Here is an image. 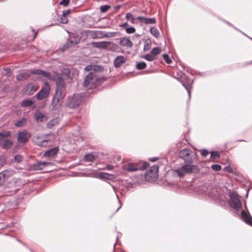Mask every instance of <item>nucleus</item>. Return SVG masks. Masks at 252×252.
Segmentation results:
<instances>
[{
    "label": "nucleus",
    "mask_w": 252,
    "mask_h": 252,
    "mask_svg": "<svg viewBox=\"0 0 252 252\" xmlns=\"http://www.w3.org/2000/svg\"><path fill=\"white\" fill-rule=\"evenodd\" d=\"M40 164L42 165L44 167L45 166H47L51 164V163L49 162L41 161V162H40Z\"/></svg>",
    "instance_id": "nucleus-52"
},
{
    "label": "nucleus",
    "mask_w": 252,
    "mask_h": 252,
    "mask_svg": "<svg viewBox=\"0 0 252 252\" xmlns=\"http://www.w3.org/2000/svg\"><path fill=\"white\" fill-rule=\"evenodd\" d=\"M116 196H117V198H118V199L119 203V204H120V206H119V207L118 208V209L117 210V211H118V210H119L121 208V207H122V204H121V203L120 200H119V198L117 194H116Z\"/></svg>",
    "instance_id": "nucleus-58"
},
{
    "label": "nucleus",
    "mask_w": 252,
    "mask_h": 252,
    "mask_svg": "<svg viewBox=\"0 0 252 252\" xmlns=\"http://www.w3.org/2000/svg\"><path fill=\"white\" fill-rule=\"evenodd\" d=\"M9 70H10V69L9 68H7V71H8Z\"/></svg>",
    "instance_id": "nucleus-62"
},
{
    "label": "nucleus",
    "mask_w": 252,
    "mask_h": 252,
    "mask_svg": "<svg viewBox=\"0 0 252 252\" xmlns=\"http://www.w3.org/2000/svg\"><path fill=\"white\" fill-rule=\"evenodd\" d=\"M106 168L108 170H112L113 169V166L111 165H106Z\"/></svg>",
    "instance_id": "nucleus-56"
},
{
    "label": "nucleus",
    "mask_w": 252,
    "mask_h": 252,
    "mask_svg": "<svg viewBox=\"0 0 252 252\" xmlns=\"http://www.w3.org/2000/svg\"><path fill=\"white\" fill-rule=\"evenodd\" d=\"M59 119L58 118L53 119L50 120L47 124V127L48 128H52L53 127L57 126L59 123Z\"/></svg>",
    "instance_id": "nucleus-24"
},
{
    "label": "nucleus",
    "mask_w": 252,
    "mask_h": 252,
    "mask_svg": "<svg viewBox=\"0 0 252 252\" xmlns=\"http://www.w3.org/2000/svg\"><path fill=\"white\" fill-rule=\"evenodd\" d=\"M33 168L36 170H39L43 169L44 167L42 165L40 164V162H38L34 165Z\"/></svg>",
    "instance_id": "nucleus-44"
},
{
    "label": "nucleus",
    "mask_w": 252,
    "mask_h": 252,
    "mask_svg": "<svg viewBox=\"0 0 252 252\" xmlns=\"http://www.w3.org/2000/svg\"><path fill=\"white\" fill-rule=\"evenodd\" d=\"M211 168L213 170L216 171H219L221 169V166L219 164H213L211 166Z\"/></svg>",
    "instance_id": "nucleus-43"
},
{
    "label": "nucleus",
    "mask_w": 252,
    "mask_h": 252,
    "mask_svg": "<svg viewBox=\"0 0 252 252\" xmlns=\"http://www.w3.org/2000/svg\"><path fill=\"white\" fill-rule=\"evenodd\" d=\"M62 102L60 100H59L53 97L52 100V108L53 110H57L61 106Z\"/></svg>",
    "instance_id": "nucleus-23"
},
{
    "label": "nucleus",
    "mask_w": 252,
    "mask_h": 252,
    "mask_svg": "<svg viewBox=\"0 0 252 252\" xmlns=\"http://www.w3.org/2000/svg\"><path fill=\"white\" fill-rule=\"evenodd\" d=\"M6 161V158L4 157H0V166H3Z\"/></svg>",
    "instance_id": "nucleus-49"
},
{
    "label": "nucleus",
    "mask_w": 252,
    "mask_h": 252,
    "mask_svg": "<svg viewBox=\"0 0 252 252\" xmlns=\"http://www.w3.org/2000/svg\"><path fill=\"white\" fill-rule=\"evenodd\" d=\"M82 101L81 96L79 94H74L69 96L66 101V105L71 108H76L79 105Z\"/></svg>",
    "instance_id": "nucleus-6"
},
{
    "label": "nucleus",
    "mask_w": 252,
    "mask_h": 252,
    "mask_svg": "<svg viewBox=\"0 0 252 252\" xmlns=\"http://www.w3.org/2000/svg\"><path fill=\"white\" fill-rule=\"evenodd\" d=\"M68 43H69V44H70V43H72V41H70V40H68L67 42V45L68 44Z\"/></svg>",
    "instance_id": "nucleus-60"
},
{
    "label": "nucleus",
    "mask_w": 252,
    "mask_h": 252,
    "mask_svg": "<svg viewBox=\"0 0 252 252\" xmlns=\"http://www.w3.org/2000/svg\"><path fill=\"white\" fill-rule=\"evenodd\" d=\"M243 34H245L246 36H247V37H249V36H247V35H246V34H245V33H243Z\"/></svg>",
    "instance_id": "nucleus-63"
},
{
    "label": "nucleus",
    "mask_w": 252,
    "mask_h": 252,
    "mask_svg": "<svg viewBox=\"0 0 252 252\" xmlns=\"http://www.w3.org/2000/svg\"><path fill=\"white\" fill-rule=\"evenodd\" d=\"M31 137V133L27 130L20 131L18 133V140L21 143H26Z\"/></svg>",
    "instance_id": "nucleus-10"
},
{
    "label": "nucleus",
    "mask_w": 252,
    "mask_h": 252,
    "mask_svg": "<svg viewBox=\"0 0 252 252\" xmlns=\"http://www.w3.org/2000/svg\"><path fill=\"white\" fill-rule=\"evenodd\" d=\"M118 32H105L104 33V36L107 37H112L116 35Z\"/></svg>",
    "instance_id": "nucleus-39"
},
{
    "label": "nucleus",
    "mask_w": 252,
    "mask_h": 252,
    "mask_svg": "<svg viewBox=\"0 0 252 252\" xmlns=\"http://www.w3.org/2000/svg\"><path fill=\"white\" fill-rule=\"evenodd\" d=\"M59 147H55L45 152L43 156L49 158H54L59 151Z\"/></svg>",
    "instance_id": "nucleus-14"
},
{
    "label": "nucleus",
    "mask_w": 252,
    "mask_h": 252,
    "mask_svg": "<svg viewBox=\"0 0 252 252\" xmlns=\"http://www.w3.org/2000/svg\"><path fill=\"white\" fill-rule=\"evenodd\" d=\"M36 34H37V32H35V33H34V37H33V40L35 38V36H36Z\"/></svg>",
    "instance_id": "nucleus-61"
},
{
    "label": "nucleus",
    "mask_w": 252,
    "mask_h": 252,
    "mask_svg": "<svg viewBox=\"0 0 252 252\" xmlns=\"http://www.w3.org/2000/svg\"><path fill=\"white\" fill-rule=\"evenodd\" d=\"M60 22L63 24H66L68 22V20L65 16L62 15L60 17Z\"/></svg>",
    "instance_id": "nucleus-45"
},
{
    "label": "nucleus",
    "mask_w": 252,
    "mask_h": 252,
    "mask_svg": "<svg viewBox=\"0 0 252 252\" xmlns=\"http://www.w3.org/2000/svg\"><path fill=\"white\" fill-rule=\"evenodd\" d=\"M126 19L127 20H130L131 23L132 24H134L135 22V18L134 16L131 13L128 12L126 14Z\"/></svg>",
    "instance_id": "nucleus-30"
},
{
    "label": "nucleus",
    "mask_w": 252,
    "mask_h": 252,
    "mask_svg": "<svg viewBox=\"0 0 252 252\" xmlns=\"http://www.w3.org/2000/svg\"><path fill=\"white\" fill-rule=\"evenodd\" d=\"M33 103L32 100L30 99H25L21 102V105L23 107H28L31 106Z\"/></svg>",
    "instance_id": "nucleus-33"
},
{
    "label": "nucleus",
    "mask_w": 252,
    "mask_h": 252,
    "mask_svg": "<svg viewBox=\"0 0 252 252\" xmlns=\"http://www.w3.org/2000/svg\"><path fill=\"white\" fill-rule=\"evenodd\" d=\"M57 75L58 74L54 71L49 72L45 71L43 76L50 81H55Z\"/></svg>",
    "instance_id": "nucleus-21"
},
{
    "label": "nucleus",
    "mask_w": 252,
    "mask_h": 252,
    "mask_svg": "<svg viewBox=\"0 0 252 252\" xmlns=\"http://www.w3.org/2000/svg\"><path fill=\"white\" fill-rule=\"evenodd\" d=\"M158 159V158H149L150 161L155 162Z\"/></svg>",
    "instance_id": "nucleus-57"
},
{
    "label": "nucleus",
    "mask_w": 252,
    "mask_h": 252,
    "mask_svg": "<svg viewBox=\"0 0 252 252\" xmlns=\"http://www.w3.org/2000/svg\"><path fill=\"white\" fill-rule=\"evenodd\" d=\"M64 90H61V91H60L56 89L55 94L53 97H56V99L63 102L64 97L65 96V93L64 92Z\"/></svg>",
    "instance_id": "nucleus-19"
},
{
    "label": "nucleus",
    "mask_w": 252,
    "mask_h": 252,
    "mask_svg": "<svg viewBox=\"0 0 252 252\" xmlns=\"http://www.w3.org/2000/svg\"><path fill=\"white\" fill-rule=\"evenodd\" d=\"M245 205L246 211H242L240 216L241 219L247 224L252 226V217L248 211L246 204Z\"/></svg>",
    "instance_id": "nucleus-11"
},
{
    "label": "nucleus",
    "mask_w": 252,
    "mask_h": 252,
    "mask_svg": "<svg viewBox=\"0 0 252 252\" xmlns=\"http://www.w3.org/2000/svg\"><path fill=\"white\" fill-rule=\"evenodd\" d=\"M10 176V172L8 170H4L0 173V186L2 185L5 180Z\"/></svg>",
    "instance_id": "nucleus-20"
},
{
    "label": "nucleus",
    "mask_w": 252,
    "mask_h": 252,
    "mask_svg": "<svg viewBox=\"0 0 252 252\" xmlns=\"http://www.w3.org/2000/svg\"><path fill=\"white\" fill-rule=\"evenodd\" d=\"M182 166L183 168V169L185 170L186 174L193 172L194 169L196 168V166L189 163H186L185 165Z\"/></svg>",
    "instance_id": "nucleus-17"
},
{
    "label": "nucleus",
    "mask_w": 252,
    "mask_h": 252,
    "mask_svg": "<svg viewBox=\"0 0 252 252\" xmlns=\"http://www.w3.org/2000/svg\"><path fill=\"white\" fill-rule=\"evenodd\" d=\"M37 139L39 140L35 142V143L38 146L40 147H45L47 146V144L48 142V140H46L45 139L42 137H41V138H40L39 137H37Z\"/></svg>",
    "instance_id": "nucleus-26"
},
{
    "label": "nucleus",
    "mask_w": 252,
    "mask_h": 252,
    "mask_svg": "<svg viewBox=\"0 0 252 252\" xmlns=\"http://www.w3.org/2000/svg\"><path fill=\"white\" fill-rule=\"evenodd\" d=\"M178 80L180 81L185 87L189 94V98H190L191 95V85L192 83V81L189 79L186 75H184L181 78H178Z\"/></svg>",
    "instance_id": "nucleus-9"
},
{
    "label": "nucleus",
    "mask_w": 252,
    "mask_h": 252,
    "mask_svg": "<svg viewBox=\"0 0 252 252\" xmlns=\"http://www.w3.org/2000/svg\"><path fill=\"white\" fill-rule=\"evenodd\" d=\"M136 30L133 27L126 28V32L128 34L133 33L135 32Z\"/></svg>",
    "instance_id": "nucleus-40"
},
{
    "label": "nucleus",
    "mask_w": 252,
    "mask_h": 252,
    "mask_svg": "<svg viewBox=\"0 0 252 252\" xmlns=\"http://www.w3.org/2000/svg\"><path fill=\"white\" fill-rule=\"evenodd\" d=\"M160 52V49L158 47H155L152 49L151 53L155 57L157 55H158Z\"/></svg>",
    "instance_id": "nucleus-37"
},
{
    "label": "nucleus",
    "mask_w": 252,
    "mask_h": 252,
    "mask_svg": "<svg viewBox=\"0 0 252 252\" xmlns=\"http://www.w3.org/2000/svg\"><path fill=\"white\" fill-rule=\"evenodd\" d=\"M249 38L250 39H251V40H252V38H251L250 37H249Z\"/></svg>",
    "instance_id": "nucleus-64"
},
{
    "label": "nucleus",
    "mask_w": 252,
    "mask_h": 252,
    "mask_svg": "<svg viewBox=\"0 0 252 252\" xmlns=\"http://www.w3.org/2000/svg\"><path fill=\"white\" fill-rule=\"evenodd\" d=\"M211 157L213 158H219L220 155L217 152H212L211 153Z\"/></svg>",
    "instance_id": "nucleus-46"
},
{
    "label": "nucleus",
    "mask_w": 252,
    "mask_h": 252,
    "mask_svg": "<svg viewBox=\"0 0 252 252\" xmlns=\"http://www.w3.org/2000/svg\"><path fill=\"white\" fill-rule=\"evenodd\" d=\"M92 45L94 46V47H96V48H101L102 47V43L99 42H92Z\"/></svg>",
    "instance_id": "nucleus-47"
},
{
    "label": "nucleus",
    "mask_w": 252,
    "mask_h": 252,
    "mask_svg": "<svg viewBox=\"0 0 252 252\" xmlns=\"http://www.w3.org/2000/svg\"><path fill=\"white\" fill-rule=\"evenodd\" d=\"M128 25V23L127 22H125L122 24L120 25V27L122 28H126V27Z\"/></svg>",
    "instance_id": "nucleus-55"
},
{
    "label": "nucleus",
    "mask_w": 252,
    "mask_h": 252,
    "mask_svg": "<svg viewBox=\"0 0 252 252\" xmlns=\"http://www.w3.org/2000/svg\"><path fill=\"white\" fill-rule=\"evenodd\" d=\"M151 48V42L150 40H146L144 42L143 50L144 51L149 50Z\"/></svg>",
    "instance_id": "nucleus-34"
},
{
    "label": "nucleus",
    "mask_w": 252,
    "mask_h": 252,
    "mask_svg": "<svg viewBox=\"0 0 252 252\" xmlns=\"http://www.w3.org/2000/svg\"><path fill=\"white\" fill-rule=\"evenodd\" d=\"M141 57L143 59H145L148 61H150V62L153 61L155 59V57L154 56V55H152L151 54H148L143 55V56H141Z\"/></svg>",
    "instance_id": "nucleus-35"
},
{
    "label": "nucleus",
    "mask_w": 252,
    "mask_h": 252,
    "mask_svg": "<svg viewBox=\"0 0 252 252\" xmlns=\"http://www.w3.org/2000/svg\"><path fill=\"white\" fill-rule=\"evenodd\" d=\"M84 69L87 71L93 70L95 72V71H101L102 69V68L100 66L97 65H89L86 66Z\"/></svg>",
    "instance_id": "nucleus-22"
},
{
    "label": "nucleus",
    "mask_w": 252,
    "mask_h": 252,
    "mask_svg": "<svg viewBox=\"0 0 252 252\" xmlns=\"http://www.w3.org/2000/svg\"><path fill=\"white\" fill-rule=\"evenodd\" d=\"M26 122V119L25 118H23L21 119L20 120L17 121L15 123V126L17 127H22L24 126V125L25 124Z\"/></svg>",
    "instance_id": "nucleus-32"
},
{
    "label": "nucleus",
    "mask_w": 252,
    "mask_h": 252,
    "mask_svg": "<svg viewBox=\"0 0 252 252\" xmlns=\"http://www.w3.org/2000/svg\"><path fill=\"white\" fill-rule=\"evenodd\" d=\"M208 151L205 149L202 150V151L201 152V156L204 157H206L208 155Z\"/></svg>",
    "instance_id": "nucleus-51"
},
{
    "label": "nucleus",
    "mask_w": 252,
    "mask_h": 252,
    "mask_svg": "<svg viewBox=\"0 0 252 252\" xmlns=\"http://www.w3.org/2000/svg\"><path fill=\"white\" fill-rule=\"evenodd\" d=\"M70 10H63V11L62 15L66 17V16H67L70 13Z\"/></svg>",
    "instance_id": "nucleus-54"
},
{
    "label": "nucleus",
    "mask_w": 252,
    "mask_h": 252,
    "mask_svg": "<svg viewBox=\"0 0 252 252\" xmlns=\"http://www.w3.org/2000/svg\"><path fill=\"white\" fill-rule=\"evenodd\" d=\"M147 64L144 62H137L136 64V68L139 70L143 69L146 68Z\"/></svg>",
    "instance_id": "nucleus-29"
},
{
    "label": "nucleus",
    "mask_w": 252,
    "mask_h": 252,
    "mask_svg": "<svg viewBox=\"0 0 252 252\" xmlns=\"http://www.w3.org/2000/svg\"><path fill=\"white\" fill-rule=\"evenodd\" d=\"M121 6L120 5H119L115 6V8L116 10H118L121 8Z\"/></svg>",
    "instance_id": "nucleus-59"
},
{
    "label": "nucleus",
    "mask_w": 252,
    "mask_h": 252,
    "mask_svg": "<svg viewBox=\"0 0 252 252\" xmlns=\"http://www.w3.org/2000/svg\"><path fill=\"white\" fill-rule=\"evenodd\" d=\"M56 81V89L61 91V90H64L65 85L63 78L60 75H57Z\"/></svg>",
    "instance_id": "nucleus-12"
},
{
    "label": "nucleus",
    "mask_w": 252,
    "mask_h": 252,
    "mask_svg": "<svg viewBox=\"0 0 252 252\" xmlns=\"http://www.w3.org/2000/svg\"><path fill=\"white\" fill-rule=\"evenodd\" d=\"M150 32L152 35L156 38H158L159 35V32L158 30L155 27L150 28Z\"/></svg>",
    "instance_id": "nucleus-28"
},
{
    "label": "nucleus",
    "mask_w": 252,
    "mask_h": 252,
    "mask_svg": "<svg viewBox=\"0 0 252 252\" xmlns=\"http://www.w3.org/2000/svg\"><path fill=\"white\" fill-rule=\"evenodd\" d=\"M162 57L164 59V60L165 61V62L167 63H171L172 62V61L169 58V56L166 54H164L162 55Z\"/></svg>",
    "instance_id": "nucleus-41"
},
{
    "label": "nucleus",
    "mask_w": 252,
    "mask_h": 252,
    "mask_svg": "<svg viewBox=\"0 0 252 252\" xmlns=\"http://www.w3.org/2000/svg\"><path fill=\"white\" fill-rule=\"evenodd\" d=\"M69 0H62L60 2V4L66 6L69 4Z\"/></svg>",
    "instance_id": "nucleus-48"
},
{
    "label": "nucleus",
    "mask_w": 252,
    "mask_h": 252,
    "mask_svg": "<svg viewBox=\"0 0 252 252\" xmlns=\"http://www.w3.org/2000/svg\"><path fill=\"white\" fill-rule=\"evenodd\" d=\"M229 205L236 211H238L242 207L241 202L236 192H229Z\"/></svg>",
    "instance_id": "nucleus-3"
},
{
    "label": "nucleus",
    "mask_w": 252,
    "mask_h": 252,
    "mask_svg": "<svg viewBox=\"0 0 252 252\" xmlns=\"http://www.w3.org/2000/svg\"><path fill=\"white\" fill-rule=\"evenodd\" d=\"M14 159L16 161L19 162L22 160V157L21 155H16L15 156Z\"/></svg>",
    "instance_id": "nucleus-50"
},
{
    "label": "nucleus",
    "mask_w": 252,
    "mask_h": 252,
    "mask_svg": "<svg viewBox=\"0 0 252 252\" xmlns=\"http://www.w3.org/2000/svg\"><path fill=\"white\" fill-rule=\"evenodd\" d=\"M30 76V74L29 72L26 71H24L20 73L19 74L17 75L16 78L19 81H22L26 80Z\"/></svg>",
    "instance_id": "nucleus-25"
},
{
    "label": "nucleus",
    "mask_w": 252,
    "mask_h": 252,
    "mask_svg": "<svg viewBox=\"0 0 252 252\" xmlns=\"http://www.w3.org/2000/svg\"><path fill=\"white\" fill-rule=\"evenodd\" d=\"M174 172L177 175V176L180 178L184 177L186 173L185 172V170L183 169L182 166L178 169H176L174 170Z\"/></svg>",
    "instance_id": "nucleus-27"
},
{
    "label": "nucleus",
    "mask_w": 252,
    "mask_h": 252,
    "mask_svg": "<svg viewBox=\"0 0 252 252\" xmlns=\"http://www.w3.org/2000/svg\"><path fill=\"white\" fill-rule=\"evenodd\" d=\"M111 6L108 5H103L100 6V11L102 13H105L107 12L110 8Z\"/></svg>",
    "instance_id": "nucleus-38"
},
{
    "label": "nucleus",
    "mask_w": 252,
    "mask_h": 252,
    "mask_svg": "<svg viewBox=\"0 0 252 252\" xmlns=\"http://www.w3.org/2000/svg\"><path fill=\"white\" fill-rule=\"evenodd\" d=\"M126 61V58L123 56H118L114 61V64L116 67H120Z\"/></svg>",
    "instance_id": "nucleus-18"
},
{
    "label": "nucleus",
    "mask_w": 252,
    "mask_h": 252,
    "mask_svg": "<svg viewBox=\"0 0 252 252\" xmlns=\"http://www.w3.org/2000/svg\"><path fill=\"white\" fill-rule=\"evenodd\" d=\"M95 72H91L85 78L84 86L87 89L95 88L99 81V79L96 77Z\"/></svg>",
    "instance_id": "nucleus-1"
},
{
    "label": "nucleus",
    "mask_w": 252,
    "mask_h": 252,
    "mask_svg": "<svg viewBox=\"0 0 252 252\" xmlns=\"http://www.w3.org/2000/svg\"><path fill=\"white\" fill-rule=\"evenodd\" d=\"M223 170L224 171H227V172L228 173H232V170L231 169V168L228 166H225L224 168H223Z\"/></svg>",
    "instance_id": "nucleus-53"
},
{
    "label": "nucleus",
    "mask_w": 252,
    "mask_h": 252,
    "mask_svg": "<svg viewBox=\"0 0 252 252\" xmlns=\"http://www.w3.org/2000/svg\"><path fill=\"white\" fill-rule=\"evenodd\" d=\"M120 44L123 46L129 48H131L133 45L130 39L126 37H123L120 38Z\"/></svg>",
    "instance_id": "nucleus-16"
},
{
    "label": "nucleus",
    "mask_w": 252,
    "mask_h": 252,
    "mask_svg": "<svg viewBox=\"0 0 252 252\" xmlns=\"http://www.w3.org/2000/svg\"><path fill=\"white\" fill-rule=\"evenodd\" d=\"M149 165L147 162H144L142 166H135L133 163H128L123 166V169L128 172H135L137 170H143L146 169Z\"/></svg>",
    "instance_id": "nucleus-7"
},
{
    "label": "nucleus",
    "mask_w": 252,
    "mask_h": 252,
    "mask_svg": "<svg viewBox=\"0 0 252 252\" xmlns=\"http://www.w3.org/2000/svg\"><path fill=\"white\" fill-rule=\"evenodd\" d=\"M33 117L37 122H42L47 120V117L39 111H36L34 113Z\"/></svg>",
    "instance_id": "nucleus-15"
},
{
    "label": "nucleus",
    "mask_w": 252,
    "mask_h": 252,
    "mask_svg": "<svg viewBox=\"0 0 252 252\" xmlns=\"http://www.w3.org/2000/svg\"><path fill=\"white\" fill-rule=\"evenodd\" d=\"M179 157L183 159L185 163H191L193 161V154L188 149H183L179 154Z\"/></svg>",
    "instance_id": "nucleus-8"
},
{
    "label": "nucleus",
    "mask_w": 252,
    "mask_h": 252,
    "mask_svg": "<svg viewBox=\"0 0 252 252\" xmlns=\"http://www.w3.org/2000/svg\"><path fill=\"white\" fill-rule=\"evenodd\" d=\"M158 166L157 165L152 166L145 173L146 180L151 182L155 181L158 177Z\"/></svg>",
    "instance_id": "nucleus-4"
},
{
    "label": "nucleus",
    "mask_w": 252,
    "mask_h": 252,
    "mask_svg": "<svg viewBox=\"0 0 252 252\" xmlns=\"http://www.w3.org/2000/svg\"><path fill=\"white\" fill-rule=\"evenodd\" d=\"M109 175L107 173L101 172L99 174L98 177L100 179H108Z\"/></svg>",
    "instance_id": "nucleus-42"
},
{
    "label": "nucleus",
    "mask_w": 252,
    "mask_h": 252,
    "mask_svg": "<svg viewBox=\"0 0 252 252\" xmlns=\"http://www.w3.org/2000/svg\"><path fill=\"white\" fill-rule=\"evenodd\" d=\"M94 156L91 154L86 155L84 157V159L86 161H93L94 160Z\"/></svg>",
    "instance_id": "nucleus-36"
},
{
    "label": "nucleus",
    "mask_w": 252,
    "mask_h": 252,
    "mask_svg": "<svg viewBox=\"0 0 252 252\" xmlns=\"http://www.w3.org/2000/svg\"><path fill=\"white\" fill-rule=\"evenodd\" d=\"M141 24L146 25L155 24L156 23V20L155 18H148L143 16H138L136 18Z\"/></svg>",
    "instance_id": "nucleus-13"
},
{
    "label": "nucleus",
    "mask_w": 252,
    "mask_h": 252,
    "mask_svg": "<svg viewBox=\"0 0 252 252\" xmlns=\"http://www.w3.org/2000/svg\"><path fill=\"white\" fill-rule=\"evenodd\" d=\"M10 136L9 131H3L0 132V146L5 149H9L12 145V142L8 139Z\"/></svg>",
    "instance_id": "nucleus-2"
},
{
    "label": "nucleus",
    "mask_w": 252,
    "mask_h": 252,
    "mask_svg": "<svg viewBox=\"0 0 252 252\" xmlns=\"http://www.w3.org/2000/svg\"><path fill=\"white\" fill-rule=\"evenodd\" d=\"M51 91V87L48 83H45L40 91L36 94V98L38 100H42L46 98Z\"/></svg>",
    "instance_id": "nucleus-5"
},
{
    "label": "nucleus",
    "mask_w": 252,
    "mask_h": 252,
    "mask_svg": "<svg viewBox=\"0 0 252 252\" xmlns=\"http://www.w3.org/2000/svg\"><path fill=\"white\" fill-rule=\"evenodd\" d=\"M44 72L45 71L38 69H32L31 71L32 74H36L41 76H43Z\"/></svg>",
    "instance_id": "nucleus-31"
}]
</instances>
